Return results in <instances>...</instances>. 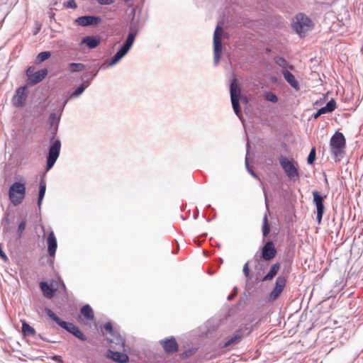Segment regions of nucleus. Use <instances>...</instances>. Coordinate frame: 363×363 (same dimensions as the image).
Masks as SVG:
<instances>
[{
    "label": "nucleus",
    "mask_w": 363,
    "mask_h": 363,
    "mask_svg": "<svg viewBox=\"0 0 363 363\" xmlns=\"http://www.w3.org/2000/svg\"><path fill=\"white\" fill-rule=\"evenodd\" d=\"M138 33V21H135L133 17L128 27V34L123 44L119 47L116 52L111 57L113 63H118L123 58L132 48L135 38Z\"/></svg>",
    "instance_id": "1"
},
{
    "label": "nucleus",
    "mask_w": 363,
    "mask_h": 363,
    "mask_svg": "<svg viewBox=\"0 0 363 363\" xmlns=\"http://www.w3.org/2000/svg\"><path fill=\"white\" fill-rule=\"evenodd\" d=\"M48 130L50 131V146L48 148V154L46 155V165L45 169L46 172L50 170L55 165L60 156L62 146L60 140L55 139V137L57 134L58 128H49Z\"/></svg>",
    "instance_id": "2"
},
{
    "label": "nucleus",
    "mask_w": 363,
    "mask_h": 363,
    "mask_svg": "<svg viewBox=\"0 0 363 363\" xmlns=\"http://www.w3.org/2000/svg\"><path fill=\"white\" fill-rule=\"evenodd\" d=\"M45 312L48 317L55 321L62 328L71 333L75 337L82 341H86V335L79 330V328L71 322H67L60 318L50 308H45Z\"/></svg>",
    "instance_id": "3"
},
{
    "label": "nucleus",
    "mask_w": 363,
    "mask_h": 363,
    "mask_svg": "<svg viewBox=\"0 0 363 363\" xmlns=\"http://www.w3.org/2000/svg\"><path fill=\"white\" fill-rule=\"evenodd\" d=\"M292 28L300 37H303L306 32L313 29V23L310 18L299 13L293 18Z\"/></svg>",
    "instance_id": "4"
},
{
    "label": "nucleus",
    "mask_w": 363,
    "mask_h": 363,
    "mask_svg": "<svg viewBox=\"0 0 363 363\" xmlns=\"http://www.w3.org/2000/svg\"><path fill=\"white\" fill-rule=\"evenodd\" d=\"M330 145L332 153L340 161L343 157L344 149L346 146V139L344 135L339 131H336L330 138Z\"/></svg>",
    "instance_id": "5"
},
{
    "label": "nucleus",
    "mask_w": 363,
    "mask_h": 363,
    "mask_svg": "<svg viewBox=\"0 0 363 363\" xmlns=\"http://www.w3.org/2000/svg\"><path fill=\"white\" fill-rule=\"evenodd\" d=\"M230 94L233 111L238 118L241 121H243L242 114L239 102L240 99L242 97L241 89L235 78L233 79L230 84Z\"/></svg>",
    "instance_id": "6"
},
{
    "label": "nucleus",
    "mask_w": 363,
    "mask_h": 363,
    "mask_svg": "<svg viewBox=\"0 0 363 363\" xmlns=\"http://www.w3.org/2000/svg\"><path fill=\"white\" fill-rule=\"evenodd\" d=\"M26 185L20 182H13L9 187V198L14 206L19 205L26 196Z\"/></svg>",
    "instance_id": "7"
},
{
    "label": "nucleus",
    "mask_w": 363,
    "mask_h": 363,
    "mask_svg": "<svg viewBox=\"0 0 363 363\" xmlns=\"http://www.w3.org/2000/svg\"><path fill=\"white\" fill-rule=\"evenodd\" d=\"M279 160L281 168L291 180L299 179L298 169L293 160H290L285 156H281Z\"/></svg>",
    "instance_id": "8"
},
{
    "label": "nucleus",
    "mask_w": 363,
    "mask_h": 363,
    "mask_svg": "<svg viewBox=\"0 0 363 363\" xmlns=\"http://www.w3.org/2000/svg\"><path fill=\"white\" fill-rule=\"evenodd\" d=\"M313 203L315 206L314 213L316 214V222L320 224L325 212L324 200L327 197L326 195H322L319 191L314 190L312 191Z\"/></svg>",
    "instance_id": "9"
},
{
    "label": "nucleus",
    "mask_w": 363,
    "mask_h": 363,
    "mask_svg": "<svg viewBox=\"0 0 363 363\" xmlns=\"http://www.w3.org/2000/svg\"><path fill=\"white\" fill-rule=\"evenodd\" d=\"M223 32V28L219 25H218L213 33V62L215 65H217L218 64L220 59V54L222 52L223 49L221 40Z\"/></svg>",
    "instance_id": "10"
},
{
    "label": "nucleus",
    "mask_w": 363,
    "mask_h": 363,
    "mask_svg": "<svg viewBox=\"0 0 363 363\" xmlns=\"http://www.w3.org/2000/svg\"><path fill=\"white\" fill-rule=\"evenodd\" d=\"M286 277L283 275L277 277L273 289L267 297V302H274L281 296L282 291L286 287Z\"/></svg>",
    "instance_id": "11"
},
{
    "label": "nucleus",
    "mask_w": 363,
    "mask_h": 363,
    "mask_svg": "<svg viewBox=\"0 0 363 363\" xmlns=\"http://www.w3.org/2000/svg\"><path fill=\"white\" fill-rule=\"evenodd\" d=\"M28 85L25 84L16 89L11 99L12 104L16 108H22L26 105L28 96Z\"/></svg>",
    "instance_id": "12"
},
{
    "label": "nucleus",
    "mask_w": 363,
    "mask_h": 363,
    "mask_svg": "<svg viewBox=\"0 0 363 363\" xmlns=\"http://www.w3.org/2000/svg\"><path fill=\"white\" fill-rule=\"evenodd\" d=\"M277 254V250L272 240H268L261 247L258 257L264 261H270Z\"/></svg>",
    "instance_id": "13"
},
{
    "label": "nucleus",
    "mask_w": 363,
    "mask_h": 363,
    "mask_svg": "<svg viewBox=\"0 0 363 363\" xmlns=\"http://www.w3.org/2000/svg\"><path fill=\"white\" fill-rule=\"evenodd\" d=\"M159 344L167 354H174L179 350V345L174 336L160 340Z\"/></svg>",
    "instance_id": "14"
},
{
    "label": "nucleus",
    "mask_w": 363,
    "mask_h": 363,
    "mask_svg": "<svg viewBox=\"0 0 363 363\" xmlns=\"http://www.w3.org/2000/svg\"><path fill=\"white\" fill-rule=\"evenodd\" d=\"M101 21L102 19L100 16L93 15H84L75 19V23L83 27L97 26Z\"/></svg>",
    "instance_id": "15"
},
{
    "label": "nucleus",
    "mask_w": 363,
    "mask_h": 363,
    "mask_svg": "<svg viewBox=\"0 0 363 363\" xmlns=\"http://www.w3.org/2000/svg\"><path fill=\"white\" fill-rule=\"evenodd\" d=\"M46 242L49 257L54 258L57 248V241L52 230H50L47 236Z\"/></svg>",
    "instance_id": "16"
},
{
    "label": "nucleus",
    "mask_w": 363,
    "mask_h": 363,
    "mask_svg": "<svg viewBox=\"0 0 363 363\" xmlns=\"http://www.w3.org/2000/svg\"><path fill=\"white\" fill-rule=\"evenodd\" d=\"M106 356L117 363H128L130 359L128 355L125 353L113 351L111 349L107 350Z\"/></svg>",
    "instance_id": "17"
},
{
    "label": "nucleus",
    "mask_w": 363,
    "mask_h": 363,
    "mask_svg": "<svg viewBox=\"0 0 363 363\" xmlns=\"http://www.w3.org/2000/svg\"><path fill=\"white\" fill-rule=\"evenodd\" d=\"M264 194L265 197V207L266 213L264 215L262 220V233L263 238L264 239L268 236L270 233L271 227L268 220V213H269V207L267 202V196L266 191L264 190Z\"/></svg>",
    "instance_id": "18"
},
{
    "label": "nucleus",
    "mask_w": 363,
    "mask_h": 363,
    "mask_svg": "<svg viewBox=\"0 0 363 363\" xmlns=\"http://www.w3.org/2000/svg\"><path fill=\"white\" fill-rule=\"evenodd\" d=\"M100 70L99 64H94L88 67V69L84 72V78L82 79L89 86L91 84L92 80L96 77L98 72Z\"/></svg>",
    "instance_id": "19"
},
{
    "label": "nucleus",
    "mask_w": 363,
    "mask_h": 363,
    "mask_svg": "<svg viewBox=\"0 0 363 363\" xmlns=\"http://www.w3.org/2000/svg\"><path fill=\"white\" fill-rule=\"evenodd\" d=\"M48 71L46 68H43L35 72L33 75L30 77L29 80H26V85H28V86H34L41 82L48 75Z\"/></svg>",
    "instance_id": "20"
},
{
    "label": "nucleus",
    "mask_w": 363,
    "mask_h": 363,
    "mask_svg": "<svg viewBox=\"0 0 363 363\" xmlns=\"http://www.w3.org/2000/svg\"><path fill=\"white\" fill-rule=\"evenodd\" d=\"M337 108V104L334 99H331L325 106L319 108L315 113L313 114V118L317 119L322 114L332 113Z\"/></svg>",
    "instance_id": "21"
},
{
    "label": "nucleus",
    "mask_w": 363,
    "mask_h": 363,
    "mask_svg": "<svg viewBox=\"0 0 363 363\" xmlns=\"http://www.w3.org/2000/svg\"><path fill=\"white\" fill-rule=\"evenodd\" d=\"M253 330L251 323H246L238 328L233 333L234 336H237L238 340L241 341L243 338L247 337Z\"/></svg>",
    "instance_id": "22"
},
{
    "label": "nucleus",
    "mask_w": 363,
    "mask_h": 363,
    "mask_svg": "<svg viewBox=\"0 0 363 363\" xmlns=\"http://www.w3.org/2000/svg\"><path fill=\"white\" fill-rule=\"evenodd\" d=\"M40 289L43 296L47 298H52L56 293L57 289L53 287L51 284L45 281H42L39 283Z\"/></svg>",
    "instance_id": "23"
},
{
    "label": "nucleus",
    "mask_w": 363,
    "mask_h": 363,
    "mask_svg": "<svg viewBox=\"0 0 363 363\" xmlns=\"http://www.w3.org/2000/svg\"><path fill=\"white\" fill-rule=\"evenodd\" d=\"M101 38L98 35H87L82 38L80 45H86L89 49L96 48L99 45Z\"/></svg>",
    "instance_id": "24"
},
{
    "label": "nucleus",
    "mask_w": 363,
    "mask_h": 363,
    "mask_svg": "<svg viewBox=\"0 0 363 363\" xmlns=\"http://www.w3.org/2000/svg\"><path fill=\"white\" fill-rule=\"evenodd\" d=\"M281 72L283 74L284 79L293 89L296 91H298L300 89L299 82L296 79L294 75L288 69H281Z\"/></svg>",
    "instance_id": "25"
},
{
    "label": "nucleus",
    "mask_w": 363,
    "mask_h": 363,
    "mask_svg": "<svg viewBox=\"0 0 363 363\" xmlns=\"http://www.w3.org/2000/svg\"><path fill=\"white\" fill-rule=\"evenodd\" d=\"M61 116L62 115H60V113H57L55 112H52L50 113L47 120V125L48 129L53 128H59Z\"/></svg>",
    "instance_id": "26"
},
{
    "label": "nucleus",
    "mask_w": 363,
    "mask_h": 363,
    "mask_svg": "<svg viewBox=\"0 0 363 363\" xmlns=\"http://www.w3.org/2000/svg\"><path fill=\"white\" fill-rule=\"evenodd\" d=\"M280 267L281 264L279 262L272 264L267 274L261 279V281L264 282L272 280L277 275L279 270L280 269Z\"/></svg>",
    "instance_id": "27"
},
{
    "label": "nucleus",
    "mask_w": 363,
    "mask_h": 363,
    "mask_svg": "<svg viewBox=\"0 0 363 363\" xmlns=\"http://www.w3.org/2000/svg\"><path fill=\"white\" fill-rule=\"evenodd\" d=\"M22 335L24 337H35L36 331L34 328L30 325L26 320H22Z\"/></svg>",
    "instance_id": "28"
},
{
    "label": "nucleus",
    "mask_w": 363,
    "mask_h": 363,
    "mask_svg": "<svg viewBox=\"0 0 363 363\" xmlns=\"http://www.w3.org/2000/svg\"><path fill=\"white\" fill-rule=\"evenodd\" d=\"M111 336L112 338L108 339L110 343H113L116 345L120 346V347L124 348L125 345V339L117 330L114 333V335H111Z\"/></svg>",
    "instance_id": "29"
},
{
    "label": "nucleus",
    "mask_w": 363,
    "mask_h": 363,
    "mask_svg": "<svg viewBox=\"0 0 363 363\" xmlns=\"http://www.w3.org/2000/svg\"><path fill=\"white\" fill-rule=\"evenodd\" d=\"M274 62L280 67L282 68V69H294V67L293 65L289 64L286 60L281 56L277 55L274 57Z\"/></svg>",
    "instance_id": "30"
},
{
    "label": "nucleus",
    "mask_w": 363,
    "mask_h": 363,
    "mask_svg": "<svg viewBox=\"0 0 363 363\" xmlns=\"http://www.w3.org/2000/svg\"><path fill=\"white\" fill-rule=\"evenodd\" d=\"M80 312L88 320H94V313L93 309L89 304L84 305L81 308Z\"/></svg>",
    "instance_id": "31"
},
{
    "label": "nucleus",
    "mask_w": 363,
    "mask_h": 363,
    "mask_svg": "<svg viewBox=\"0 0 363 363\" xmlns=\"http://www.w3.org/2000/svg\"><path fill=\"white\" fill-rule=\"evenodd\" d=\"M86 67L83 63L80 62H71L68 65V70L71 73L80 72Z\"/></svg>",
    "instance_id": "32"
},
{
    "label": "nucleus",
    "mask_w": 363,
    "mask_h": 363,
    "mask_svg": "<svg viewBox=\"0 0 363 363\" xmlns=\"http://www.w3.org/2000/svg\"><path fill=\"white\" fill-rule=\"evenodd\" d=\"M89 86L84 82L69 94V99H74L79 96Z\"/></svg>",
    "instance_id": "33"
},
{
    "label": "nucleus",
    "mask_w": 363,
    "mask_h": 363,
    "mask_svg": "<svg viewBox=\"0 0 363 363\" xmlns=\"http://www.w3.org/2000/svg\"><path fill=\"white\" fill-rule=\"evenodd\" d=\"M239 342H240V341L239 340H238L237 336H234L233 335L232 337H230L228 339H227L226 340H223L222 342H220V347L225 348V347H228L233 345H237Z\"/></svg>",
    "instance_id": "34"
},
{
    "label": "nucleus",
    "mask_w": 363,
    "mask_h": 363,
    "mask_svg": "<svg viewBox=\"0 0 363 363\" xmlns=\"http://www.w3.org/2000/svg\"><path fill=\"white\" fill-rule=\"evenodd\" d=\"M51 57V52L50 51H43L40 52L35 58V63L40 64L47 60H48Z\"/></svg>",
    "instance_id": "35"
},
{
    "label": "nucleus",
    "mask_w": 363,
    "mask_h": 363,
    "mask_svg": "<svg viewBox=\"0 0 363 363\" xmlns=\"http://www.w3.org/2000/svg\"><path fill=\"white\" fill-rule=\"evenodd\" d=\"M248 147H249V143H247V154L245 157V168L248 173L253 177L255 179H257L260 180V178L257 176V174L253 171V169L250 167L249 162H248Z\"/></svg>",
    "instance_id": "36"
},
{
    "label": "nucleus",
    "mask_w": 363,
    "mask_h": 363,
    "mask_svg": "<svg viewBox=\"0 0 363 363\" xmlns=\"http://www.w3.org/2000/svg\"><path fill=\"white\" fill-rule=\"evenodd\" d=\"M196 351L197 348L191 347L180 353L179 357L182 359H185L193 356L196 352Z\"/></svg>",
    "instance_id": "37"
},
{
    "label": "nucleus",
    "mask_w": 363,
    "mask_h": 363,
    "mask_svg": "<svg viewBox=\"0 0 363 363\" xmlns=\"http://www.w3.org/2000/svg\"><path fill=\"white\" fill-rule=\"evenodd\" d=\"M264 97L267 101L272 103H277L279 100L278 96L274 92L269 91H264Z\"/></svg>",
    "instance_id": "38"
},
{
    "label": "nucleus",
    "mask_w": 363,
    "mask_h": 363,
    "mask_svg": "<svg viewBox=\"0 0 363 363\" xmlns=\"http://www.w3.org/2000/svg\"><path fill=\"white\" fill-rule=\"evenodd\" d=\"M316 158V149L315 147H313L307 157V162L308 164H313Z\"/></svg>",
    "instance_id": "39"
},
{
    "label": "nucleus",
    "mask_w": 363,
    "mask_h": 363,
    "mask_svg": "<svg viewBox=\"0 0 363 363\" xmlns=\"http://www.w3.org/2000/svg\"><path fill=\"white\" fill-rule=\"evenodd\" d=\"M250 261L248 260L243 266L242 272L244 276L247 278V282H248V280L252 278L250 275Z\"/></svg>",
    "instance_id": "40"
},
{
    "label": "nucleus",
    "mask_w": 363,
    "mask_h": 363,
    "mask_svg": "<svg viewBox=\"0 0 363 363\" xmlns=\"http://www.w3.org/2000/svg\"><path fill=\"white\" fill-rule=\"evenodd\" d=\"M26 227V222L25 220H22L18 226L17 230V237L18 238L21 239L23 235V233Z\"/></svg>",
    "instance_id": "41"
},
{
    "label": "nucleus",
    "mask_w": 363,
    "mask_h": 363,
    "mask_svg": "<svg viewBox=\"0 0 363 363\" xmlns=\"http://www.w3.org/2000/svg\"><path fill=\"white\" fill-rule=\"evenodd\" d=\"M261 258L258 257V252L255 255L253 261L255 262V269L259 271L262 269V264L261 263Z\"/></svg>",
    "instance_id": "42"
},
{
    "label": "nucleus",
    "mask_w": 363,
    "mask_h": 363,
    "mask_svg": "<svg viewBox=\"0 0 363 363\" xmlns=\"http://www.w3.org/2000/svg\"><path fill=\"white\" fill-rule=\"evenodd\" d=\"M46 172H47L45 170V172L43 173V174L40 177V179L39 182L38 191H41V192H44V193H45V191H46V182L44 179V176L45 175Z\"/></svg>",
    "instance_id": "43"
},
{
    "label": "nucleus",
    "mask_w": 363,
    "mask_h": 363,
    "mask_svg": "<svg viewBox=\"0 0 363 363\" xmlns=\"http://www.w3.org/2000/svg\"><path fill=\"white\" fill-rule=\"evenodd\" d=\"M103 328L110 335H114V333L116 331V330H115L113 327V325L111 322H107L106 323L104 326H103Z\"/></svg>",
    "instance_id": "44"
},
{
    "label": "nucleus",
    "mask_w": 363,
    "mask_h": 363,
    "mask_svg": "<svg viewBox=\"0 0 363 363\" xmlns=\"http://www.w3.org/2000/svg\"><path fill=\"white\" fill-rule=\"evenodd\" d=\"M250 296V293L244 292L243 296H242L239 301V305H245Z\"/></svg>",
    "instance_id": "45"
},
{
    "label": "nucleus",
    "mask_w": 363,
    "mask_h": 363,
    "mask_svg": "<svg viewBox=\"0 0 363 363\" xmlns=\"http://www.w3.org/2000/svg\"><path fill=\"white\" fill-rule=\"evenodd\" d=\"M45 193L38 191V200H37V205L39 209H40L42 202L43 201L44 196Z\"/></svg>",
    "instance_id": "46"
},
{
    "label": "nucleus",
    "mask_w": 363,
    "mask_h": 363,
    "mask_svg": "<svg viewBox=\"0 0 363 363\" xmlns=\"http://www.w3.org/2000/svg\"><path fill=\"white\" fill-rule=\"evenodd\" d=\"M65 6L67 8H70V9H76L77 7V4L75 2V0H68L65 4Z\"/></svg>",
    "instance_id": "47"
},
{
    "label": "nucleus",
    "mask_w": 363,
    "mask_h": 363,
    "mask_svg": "<svg viewBox=\"0 0 363 363\" xmlns=\"http://www.w3.org/2000/svg\"><path fill=\"white\" fill-rule=\"evenodd\" d=\"M34 70H35V67L33 66H30L27 69V70L26 72V74L27 77L26 80H29L30 77H31L32 75H33V74L35 73Z\"/></svg>",
    "instance_id": "48"
},
{
    "label": "nucleus",
    "mask_w": 363,
    "mask_h": 363,
    "mask_svg": "<svg viewBox=\"0 0 363 363\" xmlns=\"http://www.w3.org/2000/svg\"><path fill=\"white\" fill-rule=\"evenodd\" d=\"M115 65H116V63H113L112 62V58H111L110 60V61H108V62H104L102 65H99V67H100V69H106L108 67H113Z\"/></svg>",
    "instance_id": "49"
},
{
    "label": "nucleus",
    "mask_w": 363,
    "mask_h": 363,
    "mask_svg": "<svg viewBox=\"0 0 363 363\" xmlns=\"http://www.w3.org/2000/svg\"><path fill=\"white\" fill-rule=\"evenodd\" d=\"M238 294V288L235 286L232 291V292L228 296L227 299L228 301L233 300Z\"/></svg>",
    "instance_id": "50"
},
{
    "label": "nucleus",
    "mask_w": 363,
    "mask_h": 363,
    "mask_svg": "<svg viewBox=\"0 0 363 363\" xmlns=\"http://www.w3.org/2000/svg\"><path fill=\"white\" fill-rule=\"evenodd\" d=\"M69 99H70L69 96L68 97H67L66 99H65V100L62 103V106L57 109V113H60V115H62V113L64 111V108Z\"/></svg>",
    "instance_id": "51"
},
{
    "label": "nucleus",
    "mask_w": 363,
    "mask_h": 363,
    "mask_svg": "<svg viewBox=\"0 0 363 363\" xmlns=\"http://www.w3.org/2000/svg\"><path fill=\"white\" fill-rule=\"evenodd\" d=\"M100 5H110L113 4L115 0H97Z\"/></svg>",
    "instance_id": "52"
},
{
    "label": "nucleus",
    "mask_w": 363,
    "mask_h": 363,
    "mask_svg": "<svg viewBox=\"0 0 363 363\" xmlns=\"http://www.w3.org/2000/svg\"><path fill=\"white\" fill-rule=\"evenodd\" d=\"M35 337H38V338H40V340L45 341V342H56V341H53V340H50L45 337H43L41 334H37L36 333V335Z\"/></svg>",
    "instance_id": "53"
},
{
    "label": "nucleus",
    "mask_w": 363,
    "mask_h": 363,
    "mask_svg": "<svg viewBox=\"0 0 363 363\" xmlns=\"http://www.w3.org/2000/svg\"><path fill=\"white\" fill-rule=\"evenodd\" d=\"M133 1L134 0H123L124 3L128 6H132Z\"/></svg>",
    "instance_id": "54"
},
{
    "label": "nucleus",
    "mask_w": 363,
    "mask_h": 363,
    "mask_svg": "<svg viewBox=\"0 0 363 363\" xmlns=\"http://www.w3.org/2000/svg\"><path fill=\"white\" fill-rule=\"evenodd\" d=\"M52 359L55 361L60 362L61 360V357L59 355H54L52 357Z\"/></svg>",
    "instance_id": "55"
},
{
    "label": "nucleus",
    "mask_w": 363,
    "mask_h": 363,
    "mask_svg": "<svg viewBox=\"0 0 363 363\" xmlns=\"http://www.w3.org/2000/svg\"><path fill=\"white\" fill-rule=\"evenodd\" d=\"M3 220L7 223L8 224L9 223V213H6L3 218Z\"/></svg>",
    "instance_id": "56"
},
{
    "label": "nucleus",
    "mask_w": 363,
    "mask_h": 363,
    "mask_svg": "<svg viewBox=\"0 0 363 363\" xmlns=\"http://www.w3.org/2000/svg\"><path fill=\"white\" fill-rule=\"evenodd\" d=\"M270 81H271V82H272V83H276V82H277V77H275V76H272V77H270Z\"/></svg>",
    "instance_id": "57"
},
{
    "label": "nucleus",
    "mask_w": 363,
    "mask_h": 363,
    "mask_svg": "<svg viewBox=\"0 0 363 363\" xmlns=\"http://www.w3.org/2000/svg\"><path fill=\"white\" fill-rule=\"evenodd\" d=\"M199 210H196V211L194 213L193 217L194 219H196L199 216Z\"/></svg>",
    "instance_id": "58"
},
{
    "label": "nucleus",
    "mask_w": 363,
    "mask_h": 363,
    "mask_svg": "<svg viewBox=\"0 0 363 363\" xmlns=\"http://www.w3.org/2000/svg\"><path fill=\"white\" fill-rule=\"evenodd\" d=\"M61 281V284H62V289L65 291H66L65 284H64V282L62 281Z\"/></svg>",
    "instance_id": "59"
},
{
    "label": "nucleus",
    "mask_w": 363,
    "mask_h": 363,
    "mask_svg": "<svg viewBox=\"0 0 363 363\" xmlns=\"http://www.w3.org/2000/svg\"><path fill=\"white\" fill-rule=\"evenodd\" d=\"M265 50L267 52H271V49L269 48H267Z\"/></svg>",
    "instance_id": "60"
},
{
    "label": "nucleus",
    "mask_w": 363,
    "mask_h": 363,
    "mask_svg": "<svg viewBox=\"0 0 363 363\" xmlns=\"http://www.w3.org/2000/svg\"><path fill=\"white\" fill-rule=\"evenodd\" d=\"M40 28L39 27L38 28H36V31L34 33V34H37L38 32L40 30Z\"/></svg>",
    "instance_id": "61"
},
{
    "label": "nucleus",
    "mask_w": 363,
    "mask_h": 363,
    "mask_svg": "<svg viewBox=\"0 0 363 363\" xmlns=\"http://www.w3.org/2000/svg\"><path fill=\"white\" fill-rule=\"evenodd\" d=\"M206 236H207V233H203V234L201 235V237H203V238H205Z\"/></svg>",
    "instance_id": "62"
},
{
    "label": "nucleus",
    "mask_w": 363,
    "mask_h": 363,
    "mask_svg": "<svg viewBox=\"0 0 363 363\" xmlns=\"http://www.w3.org/2000/svg\"><path fill=\"white\" fill-rule=\"evenodd\" d=\"M178 250H179V248H178L177 250L173 251V252H172V253H173V254H176V253L178 252Z\"/></svg>",
    "instance_id": "63"
},
{
    "label": "nucleus",
    "mask_w": 363,
    "mask_h": 363,
    "mask_svg": "<svg viewBox=\"0 0 363 363\" xmlns=\"http://www.w3.org/2000/svg\"><path fill=\"white\" fill-rule=\"evenodd\" d=\"M219 262H220V263L223 262V259L221 258H220Z\"/></svg>",
    "instance_id": "64"
}]
</instances>
